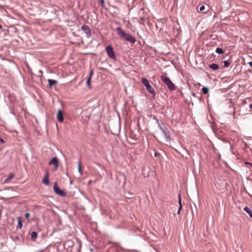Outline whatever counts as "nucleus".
Here are the masks:
<instances>
[{
  "mask_svg": "<svg viewBox=\"0 0 252 252\" xmlns=\"http://www.w3.org/2000/svg\"><path fill=\"white\" fill-rule=\"evenodd\" d=\"M116 31L120 37L124 38L126 40L133 44L135 43V39L132 35L126 33L120 27L117 28Z\"/></svg>",
  "mask_w": 252,
  "mask_h": 252,
  "instance_id": "f257e3e1",
  "label": "nucleus"
},
{
  "mask_svg": "<svg viewBox=\"0 0 252 252\" xmlns=\"http://www.w3.org/2000/svg\"><path fill=\"white\" fill-rule=\"evenodd\" d=\"M161 79L167 85L168 88L170 91H173L175 90V85L170 80L168 77L166 76V75H161Z\"/></svg>",
  "mask_w": 252,
  "mask_h": 252,
  "instance_id": "f03ea898",
  "label": "nucleus"
},
{
  "mask_svg": "<svg viewBox=\"0 0 252 252\" xmlns=\"http://www.w3.org/2000/svg\"><path fill=\"white\" fill-rule=\"evenodd\" d=\"M141 82L146 87L147 91L153 95H155L156 93L155 90L150 84L149 80L146 78H142L141 79Z\"/></svg>",
  "mask_w": 252,
  "mask_h": 252,
  "instance_id": "7ed1b4c3",
  "label": "nucleus"
},
{
  "mask_svg": "<svg viewBox=\"0 0 252 252\" xmlns=\"http://www.w3.org/2000/svg\"><path fill=\"white\" fill-rule=\"evenodd\" d=\"M106 52L108 56L111 59H114L116 58L113 49L111 45H108L106 47Z\"/></svg>",
  "mask_w": 252,
  "mask_h": 252,
  "instance_id": "20e7f679",
  "label": "nucleus"
},
{
  "mask_svg": "<svg viewBox=\"0 0 252 252\" xmlns=\"http://www.w3.org/2000/svg\"><path fill=\"white\" fill-rule=\"evenodd\" d=\"M53 189L54 192L56 194L60 195L62 196H64L65 195V193L62 190L60 189L58 187L57 183H55V184H54L53 186Z\"/></svg>",
  "mask_w": 252,
  "mask_h": 252,
  "instance_id": "39448f33",
  "label": "nucleus"
},
{
  "mask_svg": "<svg viewBox=\"0 0 252 252\" xmlns=\"http://www.w3.org/2000/svg\"><path fill=\"white\" fill-rule=\"evenodd\" d=\"M49 165H54V170H56L58 168L59 161L57 158L54 157L52 158L49 162Z\"/></svg>",
  "mask_w": 252,
  "mask_h": 252,
  "instance_id": "423d86ee",
  "label": "nucleus"
},
{
  "mask_svg": "<svg viewBox=\"0 0 252 252\" xmlns=\"http://www.w3.org/2000/svg\"><path fill=\"white\" fill-rule=\"evenodd\" d=\"M81 29L85 32L88 37H90L91 35V30L88 26L84 25L82 26Z\"/></svg>",
  "mask_w": 252,
  "mask_h": 252,
  "instance_id": "0eeeda50",
  "label": "nucleus"
},
{
  "mask_svg": "<svg viewBox=\"0 0 252 252\" xmlns=\"http://www.w3.org/2000/svg\"><path fill=\"white\" fill-rule=\"evenodd\" d=\"M57 119L60 122H63V116L62 111L59 110L57 113Z\"/></svg>",
  "mask_w": 252,
  "mask_h": 252,
  "instance_id": "6e6552de",
  "label": "nucleus"
},
{
  "mask_svg": "<svg viewBox=\"0 0 252 252\" xmlns=\"http://www.w3.org/2000/svg\"><path fill=\"white\" fill-rule=\"evenodd\" d=\"M160 129L162 130L163 133H164V136L165 137L168 139V140H170V135L169 130L167 128L163 129L160 126Z\"/></svg>",
  "mask_w": 252,
  "mask_h": 252,
  "instance_id": "1a4fd4ad",
  "label": "nucleus"
},
{
  "mask_svg": "<svg viewBox=\"0 0 252 252\" xmlns=\"http://www.w3.org/2000/svg\"><path fill=\"white\" fill-rule=\"evenodd\" d=\"M43 183L46 185H48L49 184V174L48 171L46 172V173L43 179Z\"/></svg>",
  "mask_w": 252,
  "mask_h": 252,
  "instance_id": "9d476101",
  "label": "nucleus"
},
{
  "mask_svg": "<svg viewBox=\"0 0 252 252\" xmlns=\"http://www.w3.org/2000/svg\"><path fill=\"white\" fill-rule=\"evenodd\" d=\"M209 67L213 70H216L219 69V65L216 63H212L209 65Z\"/></svg>",
  "mask_w": 252,
  "mask_h": 252,
  "instance_id": "9b49d317",
  "label": "nucleus"
},
{
  "mask_svg": "<svg viewBox=\"0 0 252 252\" xmlns=\"http://www.w3.org/2000/svg\"><path fill=\"white\" fill-rule=\"evenodd\" d=\"M245 211H246L250 216L252 218V211L250 209V208L246 206L244 208Z\"/></svg>",
  "mask_w": 252,
  "mask_h": 252,
  "instance_id": "f8f14e48",
  "label": "nucleus"
},
{
  "mask_svg": "<svg viewBox=\"0 0 252 252\" xmlns=\"http://www.w3.org/2000/svg\"><path fill=\"white\" fill-rule=\"evenodd\" d=\"M179 204H180V206L179 207V209H178V212H177L178 214H180L181 210L182 209V203H181V198L180 195H179Z\"/></svg>",
  "mask_w": 252,
  "mask_h": 252,
  "instance_id": "ddd939ff",
  "label": "nucleus"
},
{
  "mask_svg": "<svg viewBox=\"0 0 252 252\" xmlns=\"http://www.w3.org/2000/svg\"><path fill=\"white\" fill-rule=\"evenodd\" d=\"M48 82L50 87H52L53 85H54L57 83V81L52 79H48Z\"/></svg>",
  "mask_w": 252,
  "mask_h": 252,
  "instance_id": "4468645a",
  "label": "nucleus"
},
{
  "mask_svg": "<svg viewBox=\"0 0 252 252\" xmlns=\"http://www.w3.org/2000/svg\"><path fill=\"white\" fill-rule=\"evenodd\" d=\"M17 220H18V228L19 229H21V228H22V227L23 226V224H22V221L21 220L20 217H18Z\"/></svg>",
  "mask_w": 252,
  "mask_h": 252,
  "instance_id": "2eb2a0df",
  "label": "nucleus"
},
{
  "mask_svg": "<svg viewBox=\"0 0 252 252\" xmlns=\"http://www.w3.org/2000/svg\"><path fill=\"white\" fill-rule=\"evenodd\" d=\"M31 236L32 240H35L37 237V234L36 232L33 231L31 233Z\"/></svg>",
  "mask_w": 252,
  "mask_h": 252,
  "instance_id": "dca6fc26",
  "label": "nucleus"
},
{
  "mask_svg": "<svg viewBox=\"0 0 252 252\" xmlns=\"http://www.w3.org/2000/svg\"><path fill=\"white\" fill-rule=\"evenodd\" d=\"M14 177V175L13 174H11L8 176V177L4 180V182L5 183H8L9 182V181L11 180V179H12Z\"/></svg>",
  "mask_w": 252,
  "mask_h": 252,
  "instance_id": "f3484780",
  "label": "nucleus"
},
{
  "mask_svg": "<svg viewBox=\"0 0 252 252\" xmlns=\"http://www.w3.org/2000/svg\"><path fill=\"white\" fill-rule=\"evenodd\" d=\"M216 52L217 53L220 54H222L224 53L223 50L219 47L217 48V49L216 50Z\"/></svg>",
  "mask_w": 252,
  "mask_h": 252,
  "instance_id": "a211bd4d",
  "label": "nucleus"
},
{
  "mask_svg": "<svg viewBox=\"0 0 252 252\" xmlns=\"http://www.w3.org/2000/svg\"><path fill=\"white\" fill-rule=\"evenodd\" d=\"M202 91L204 94H207L209 92V89L207 87H204L202 88Z\"/></svg>",
  "mask_w": 252,
  "mask_h": 252,
  "instance_id": "6ab92c4d",
  "label": "nucleus"
},
{
  "mask_svg": "<svg viewBox=\"0 0 252 252\" xmlns=\"http://www.w3.org/2000/svg\"><path fill=\"white\" fill-rule=\"evenodd\" d=\"M91 79L90 77H88L87 80V85L89 88H91Z\"/></svg>",
  "mask_w": 252,
  "mask_h": 252,
  "instance_id": "aec40b11",
  "label": "nucleus"
},
{
  "mask_svg": "<svg viewBox=\"0 0 252 252\" xmlns=\"http://www.w3.org/2000/svg\"><path fill=\"white\" fill-rule=\"evenodd\" d=\"M78 171L81 174H82V169H81V163L80 161H79V162L78 163Z\"/></svg>",
  "mask_w": 252,
  "mask_h": 252,
  "instance_id": "412c9836",
  "label": "nucleus"
},
{
  "mask_svg": "<svg viewBox=\"0 0 252 252\" xmlns=\"http://www.w3.org/2000/svg\"><path fill=\"white\" fill-rule=\"evenodd\" d=\"M223 64H224L223 66L224 67H228L229 66V65H230L229 62L228 61H224L223 62Z\"/></svg>",
  "mask_w": 252,
  "mask_h": 252,
  "instance_id": "4be33fe9",
  "label": "nucleus"
},
{
  "mask_svg": "<svg viewBox=\"0 0 252 252\" xmlns=\"http://www.w3.org/2000/svg\"><path fill=\"white\" fill-rule=\"evenodd\" d=\"M245 164L249 166H248V168H249L251 170H252V163L246 162Z\"/></svg>",
  "mask_w": 252,
  "mask_h": 252,
  "instance_id": "5701e85b",
  "label": "nucleus"
},
{
  "mask_svg": "<svg viewBox=\"0 0 252 252\" xmlns=\"http://www.w3.org/2000/svg\"><path fill=\"white\" fill-rule=\"evenodd\" d=\"M25 217L26 219H29V217H30V213H26L25 214Z\"/></svg>",
  "mask_w": 252,
  "mask_h": 252,
  "instance_id": "b1692460",
  "label": "nucleus"
},
{
  "mask_svg": "<svg viewBox=\"0 0 252 252\" xmlns=\"http://www.w3.org/2000/svg\"><path fill=\"white\" fill-rule=\"evenodd\" d=\"M205 6H204V5L201 6L200 7L199 11H200V12L203 11V10H205Z\"/></svg>",
  "mask_w": 252,
  "mask_h": 252,
  "instance_id": "393cba45",
  "label": "nucleus"
},
{
  "mask_svg": "<svg viewBox=\"0 0 252 252\" xmlns=\"http://www.w3.org/2000/svg\"><path fill=\"white\" fill-rule=\"evenodd\" d=\"M100 2L102 7L104 6V0H100Z\"/></svg>",
  "mask_w": 252,
  "mask_h": 252,
  "instance_id": "a878e982",
  "label": "nucleus"
},
{
  "mask_svg": "<svg viewBox=\"0 0 252 252\" xmlns=\"http://www.w3.org/2000/svg\"><path fill=\"white\" fill-rule=\"evenodd\" d=\"M93 70H91V71L90 72V75H89V77H90L91 79H92V77L93 76Z\"/></svg>",
  "mask_w": 252,
  "mask_h": 252,
  "instance_id": "bb28decb",
  "label": "nucleus"
},
{
  "mask_svg": "<svg viewBox=\"0 0 252 252\" xmlns=\"http://www.w3.org/2000/svg\"><path fill=\"white\" fill-rule=\"evenodd\" d=\"M0 142L2 143H4V140L1 138H0Z\"/></svg>",
  "mask_w": 252,
  "mask_h": 252,
  "instance_id": "cd10ccee",
  "label": "nucleus"
},
{
  "mask_svg": "<svg viewBox=\"0 0 252 252\" xmlns=\"http://www.w3.org/2000/svg\"><path fill=\"white\" fill-rule=\"evenodd\" d=\"M250 109H252V104H251L249 106Z\"/></svg>",
  "mask_w": 252,
  "mask_h": 252,
  "instance_id": "c85d7f7f",
  "label": "nucleus"
},
{
  "mask_svg": "<svg viewBox=\"0 0 252 252\" xmlns=\"http://www.w3.org/2000/svg\"><path fill=\"white\" fill-rule=\"evenodd\" d=\"M2 27L0 25V28L1 29Z\"/></svg>",
  "mask_w": 252,
  "mask_h": 252,
  "instance_id": "c756f323",
  "label": "nucleus"
},
{
  "mask_svg": "<svg viewBox=\"0 0 252 252\" xmlns=\"http://www.w3.org/2000/svg\"><path fill=\"white\" fill-rule=\"evenodd\" d=\"M251 65H252V63H250Z\"/></svg>",
  "mask_w": 252,
  "mask_h": 252,
  "instance_id": "7c9ffc66",
  "label": "nucleus"
}]
</instances>
